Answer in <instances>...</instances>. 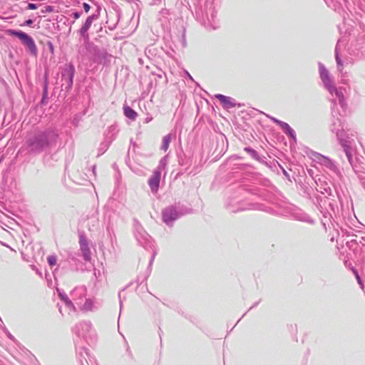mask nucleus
<instances>
[{
  "instance_id": "obj_20",
  "label": "nucleus",
  "mask_w": 365,
  "mask_h": 365,
  "mask_svg": "<svg viewBox=\"0 0 365 365\" xmlns=\"http://www.w3.org/2000/svg\"><path fill=\"white\" fill-rule=\"evenodd\" d=\"M336 61H337L338 63H340V61L337 58H336Z\"/></svg>"
},
{
  "instance_id": "obj_12",
  "label": "nucleus",
  "mask_w": 365,
  "mask_h": 365,
  "mask_svg": "<svg viewBox=\"0 0 365 365\" xmlns=\"http://www.w3.org/2000/svg\"><path fill=\"white\" fill-rule=\"evenodd\" d=\"M47 260L51 266H53L56 264V258L54 256L48 257Z\"/></svg>"
},
{
  "instance_id": "obj_8",
  "label": "nucleus",
  "mask_w": 365,
  "mask_h": 365,
  "mask_svg": "<svg viewBox=\"0 0 365 365\" xmlns=\"http://www.w3.org/2000/svg\"><path fill=\"white\" fill-rule=\"evenodd\" d=\"M124 115L129 119L135 120L137 117V113L128 106L123 107Z\"/></svg>"
},
{
  "instance_id": "obj_18",
  "label": "nucleus",
  "mask_w": 365,
  "mask_h": 365,
  "mask_svg": "<svg viewBox=\"0 0 365 365\" xmlns=\"http://www.w3.org/2000/svg\"><path fill=\"white\" fill-rule=\"evenodd\" d=\"M73 17H74L76 19H78V18L80 17V15H79V14H78V13L75 12V13L73 14Z\"/></svg>"
},
{
  "instance_id": "obj_11",
  "label": "nucleus",
  "mask_w": 365,
  "mask_h": 365,
  "mask_svg": "<svg viewBox=\"0 0 365 365\" xmlns=\"http://www.w3.org/2000/svg\"><path fill=\"white\" fill-rule=\"evenodd\" d=\"M171 141V135L170 134L165 135L163 138L162 150L166 151L170 145Z\"/></svg>"
},
{
  "instance_id": "obj_10",
  "label": "nucleus",
  "mask_w": 365,
  "mask_h": 365,
  "mask_svg": "<svg viewBox=\"0 0 365 365\" xmlns=\"http://www.w3.org/2000/svg\"><path fill=\"white\" fill-rule=\"evenodd\" d=\"M93 16H89L87 18L83 26L81 29L82 34H85L88 31V29L91 27V24L93 23Z\"/></svg>"
},
{
  "instance_id": "obj_16",
  "label": "nucleus",
  "mask_w": 365,
  "mask_h": 365,
  "mask_svg": "<svg viewBox=\"0 0 365 365\" xmlns=\"http://www.w3.org/2000/svg\"><path fill=\"white\" fill-rule=\"evenodd\" d=\"M48 47H49L50 51L51 52V53H53V52H54V48H53V44H52L51 42H49V43H48Z\"/></svg>"
},
{
  "instance_id": "obj_15",
  "label": "nucleus",
  "mask_w": 365,
  "mask_h": 365,
  "mask_svg": "<svg viewBox=\"0 0 365 365\" xmlns=\"http://www.w3.org/2000/svg\"><path fill=\"white\" fill-rule=\"evenodd\" d=\"M83 9H84L86 12H88L90 9H91V7H90V6L87 3H84L83 4Z\"/></svg>"
},
{
  "instance_id": "obj_19",
  "label": "nucleus",
  "mask_w": 365,
  "mask_h": 365,
  "mask_svg": "<svg viewBox=\"0 0 365 365\" xmlns=\"http://www.w3.org/2000/svg\"><path fill=\"white\" fill-rule=\"evenodd\" d=\"M47 11H51V6H48L47 7Z\"/></svg>"
},
{
  "instance_id": "obj_7",
  "label": "nucleus",
  "mask_w": 365,
  "mask_h": 365,
  "mask_svg": "<svg viewBox=\"0 0 365 365\" xmlns=\"http://www.w3.org/2000/svg\"><path fill=\"white\" fill-rule=\"evenodd\" d=\"M80 244L84 259L87 261L90 260L91 252L88 245L86 244L84 240H81Z\"/></svg>"
},
{
  "instance_id": "obj_3",
  "label": "nucleus",
  "mask_w": 365,
  "mask_h": 365,
  "mask_svg": "<svg viewBox=\"0 0 365 365\" xmlns=\"http://www.w3.org/2000/svg\"><path fill=\"white\" fill-rule=\"evenodd\" d=\"M160 178L161 173L159 170H155L150 176L148 180V184L152 192H157L160 185Z\"/></svg>"
},
{
  "instance_id": "obj_17",
  "label": "nucleus",
  "mask_w": 365,
  "mask_h": 365,
  "mask_svg": "<svg viewBox=\"0 0 365 365\" xmlns=\"http://www.w3.org/2000/svg\"><path fill=\"white\" fill-rule=\"evenodd\" d=\"M32 24L33 21L31 19H28L25 21V24L29 26H30Z\"/></svg>"
},
{
  "instance_id": "obj_9",
  "label": "nucleus",
  "mask_w": 365,
  "mask_h": 365,
  "mask_svg": "<svg viewBox=\"0 0 365 365\" xmlns=\"http://www.w3.org/2000/svg\"><path fill=\"white\" fill-rule=\"evenodd\" d=\"M272 120L278 124L283 130L287 131L289 133H293V130L290 128V126L285 122H282L275 118H272Z\"/></svg>"
},
{
  "instance_id": "obj_1",
  "label": "nucleus",
  "mask_w": 365,
  "mask_h": 365,
  "mask_svg": "<svg viewBox=\"0 0 365 365\" xmlns=\"http://www.w3.org/2000/svg\"><path fill=\"white\" fill-rule=\"evenodd\" d=\"M6 33L9 35L14 36L18 37L19 39H21L23 43L27 46V47L29 48L31 52L33 54H36L37 52V48L35 44V42L34 39L26 34V33L23 31H17L12 29L6 30Z\"/></svg>"
},
{
  "instance_id": "obj_5",
  "label": "nucleus",
  "mask_w": 365,
  "mask_h": 365,
  "mask_svg": "<svg viewBox=\"0 0 365 365\" xmlns=\"http://www.w3.org/2000/svg\"><path fill=\"white\" fill-rule=\"evenodd\" d=\"M319 73L320 77L326 86L328 87L330 91L334 90V88L331 85V80L329 76V72L324 66L320 68Z\"/></svg>"
},
{
  "instance_id": "obj_13",
  "label": "nucleus",
  "mask_w": 365,
  "mask_h": 365,
  "mask_svg": "<svg viewBox=\"0 0 365 365\" xmlns=\"http://www.w3.org/2000/svg\"><path fill=\"white\" fill-rule=\"evenodd\" d=\"M59 297L66 302V304L71 307L72 306V302L68 299L67 297L63 296L61 293H59Z\"/></svg>"
},
{
  "instance_id": "obj_14",
  "label": "nucleus",
  "mask_w": 365,
  "mask_h": 365,
  "mask_svg": "<svg viewBox=\"0 0 365 365\" xmlns=\"http://www.w3.org/2000/svg\"><path fill=\"white\" fill-rule=\"evenodd\" d=\"M27 8L31 10H34L38 8L37 5L33 3H29L27 6Z\"/></svg>"
},
{
  "instance_id": "obj_4",
  "label": "nucleus",
  "mask_w": 365,
  "mask_h": 365,
  "mask_svg": "<svg viewBox=\"0 0 365 365\" xmlns=\"http://www.w3.org/2000/svg\"><path fill=\"white\" fill-rule=\"evenodd\" d=\"M178 212L173 207H168L163 212V219L166 223H169L178 218Z\"/></svg>"
},
{
  "instance_id": "obj_2",
  "label": "nucleus",
  "mask_w": 365,
  "mask_h": 365,
  "mask_svg": "<svg viewBox=\"0 0 365 365\" xmlns=\"http://www.w3.org/2000/svg\"><path fill=\"white\" fill-rule=\"evenodd\" d=\"M48 145V138L46 134L41 133L36 135L31 142L33 150L41 151L46 148Z\"/></svg>"
},
{
  "instance_id": "obj_6",
  "label": "nucleus",
  "mask_w": 365,
  "mask_h": 365,
  "mask_svg": "<svg viewBox=\"0 0 365 365\" xmlns=\"http://www.w3.org/2000/svg\"><path fill=\"white\" fill-rule=\"evenodd\" d=\"M215 98L218 99L222 104L226 108H233L235 106V103L232 101L231 98L225 96L222 94H216Z\"/></svg>"
}]
</instances>
